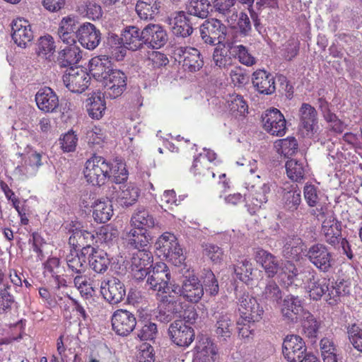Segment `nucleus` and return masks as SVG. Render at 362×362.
Instances as JSON below:
<instances>
[{"label":"nucleus","instance_id":"f257e3e1","mask_svg":"<svg viewBox=\"0 0 362 362\" xmlns=\"http://www.w3.org/2000/svg\"><path fill=\"white\" fill-rule=\"evenodd\" d=\"M84 177L93 186H102L112 177L115 183H122L127 180V170L124 164L113 165L105 158L94 154L85 163Z\"/></svg>","mask_w":362,"mask_h":362},{"label":"nucleus","instance_id":"f03ea898","mask_svg":"<svg viewBox=\"0 0 362 362\" xmlns=\"http://www.w3.org/2000/svg\"><path fill=\"white\" fill-rule=\"evenodd\" d=\"M160 321L169 322L175 315H181L184 303L175 295L176 287L170 282L167 265L160 262Z\"/></svg>","mask_w":362,"mask_h":362},{"label":"nucleus","instance_id":"7ed1b4c3","mask_svg":"<svg viewBox=\"0 0 362 362\" xmlns=\"http://www.w3.org/2000/svg\"><path fill=\"white\" fill-rule=\"evenodd\" d=\"M167 51L171 58L182 62L183 69L189 72H196L204 65L199 51L194 47L170 45Z\"/></svg>","mask_w":362,"mask_h":362},{"label":"nucleus","instance_id":"20e7f679","mask_svg":"<svg viewBox=\"0 0 362 362\" xmlns=\"http://www.w3.org/2000/svg\"><path fill=\"white\" fill-rule=\"evenodd\" d=\"M158 33V25L156 24L148 25L142 31L136 26H128L122 33L121 40L127 49L135 51L146 43L147 37Z\"/></svg>","mask_w":362,"mask_h":362},{"label":"nucleus","instance_id":"39448f33","mask_svg":"<svg viewBox=\"0 0 362 362\" xmlns=\"http://www.w3.org/2000/svg\"><path fill=\"white\" fill-rule=\"evenodd\" d=\"M160 252L167 261L176 267L181 266L186 259L176 236L169 232L160 235Z\"/></svg>","mask_w":362,"mask_h":362},{"label":"nucleus","instance_id":"423d86ee","mask_svg":"<svg viewBox=\"0 0 362 362\" xmlns=\"http://www.w3.org/2000/svg\"><path fill=\"white\" fill-rule=\"evenodd\" d=\"M302 280L309 296L314 300H318L327 293L330 279L320 277L313 269H305L302 272Z\"/></svg>","mask_w":362,"mask_h":362},{"label":"nucleus","instance_id":"0eeeda50","mask_svg":"<svg viewBox=\"0 0 362 362\" xmlns=\"http://www.w3.org/2000/svg\"><path fill=\"white\" fill-rule=\"evenodd\" d=\"M238 311L240 319L243 322L251 323L259 322L264 314L263 308L256 298L244 293L239 299Z\"/></svg>","mask_w":362,"mask_h":362},{"label":"nucleus","instance_id":"6e6552de","mask_svg":"<svg viewBox=\"0 0 362 362\" xmlns=\"http://www.w3.org/2000/svg\"><path fill=\"white\" fill-rule=\"evenodd\" d=\"M307 347L304 340L298 335H287L283 341L282 353L288 362H303Z\"/></svg>","mask_w":362,"mask_h":362},{"label":"nucleus","instance_id":"1a4fd4ad","mask_svg":"<svg viewBox=\"0 0 362 362\" xmlns=\"http://www.w3.org/2000/svg\"><path fill=\"white\" fill-rule=\"evenodd\" d=\"M305 256L319 270L327 272L333 265L334 259L328 247L322 243H316L309 247Z\"/></svg>","mask_w":362,"mask_h":362},{"label":"nucleus","instance_id":"9d476101","mask_svg":"<svg viewBox=\"0 0 362 362\" xmlns=\"http://www.w3.org/2000/svg\"><path fill=\"white\" fill-rule=\"evenodd\" d=\"M226 33V25L216 18L206 20L200 27L202 39L210 45L221 43L225 39Z\"/></svg>","mask_w":362,"mask_h":362},{"label":"nucleus","instance_id":"9b49d317","mask_svg":"<svg viewBox=\"0 0 362 362\" xmlns=\"http://www.w3.org/2000/svg\"><path fill=\"white\" fill-rule=\"evenodd\" d=\"M127 76L119 70L115 69L103 80L104 93L107 98L115 99L122 95L127 88Z\"/></svg>","mask_w":362,"mask_h":362},{"label":"nucleus","instance_id":"f8f14e48","mask_svg":"<svg viewBox=\"0 0 362 362\" xmlns=\"http://www.w3.org/2000/svg\"><path fill=\"white\" fill-rule=\"evenodd\" d=\"M113 331L119 336L126 337L133 332L136 319L133 313L124 309L115 310L111 317Z\"/></svg>","mask_w":362,"mask_h":362},{"label":"nucleus","instance_id":"ddd939ff","mask_svg":"<svg viewBox=\"0 0 362 362\" xmlns=\"http://www.w3.org/2000/svg\"><path fill=\"white\" fill-rule=\"evenodd\" d=\"M65 86L73 93H81L89 86L90 76L82 69H69L62 77Z\"/></svg>","mask_w":362,"mask_h":362},{"label":"nucleus","instance_id":"4468645a","mask_svg":"<svg viewBox=\"0 0 362 362\" xmlns=\"http://www.w3.org/2000/svg\"><path fill=\"white\" fill-rule=\"evenodd\" d=\"M263 127L273 136H282L286 132V121L284 115L276 108L267 110L262 116Z\"/></svg>","mask_w":362,"mask_h":362},{"label":"nucleus","instance_id":"2eb2a0df","mask_svg":"<svg viewBox=\"0 0 362 362\" xmlns=\"http://www.w3.org/2000/svg\"><path fill=\"white\" fill-rule=\"evenodd\" d=\"M168 334L172 341L180 346H188L194 339L193 328L182 320H177L170 324Z\"/></svg>","mask_w":362,"mask_h":362},{"label":"nucleus","instance_id":"dca6fc26","mask_svg":"<svg viewBox=\"0 0 362 362\" xmlns=\"http://www.w3.org/2000/svg\"><path fill=\"white\" fill-rule=\"evenodd\" d=\"M303 302L298 296H286L281 305V313L287 322H296L300 316L303 314Z\"/></svg>","mask_w":362,"mask_h":362},{"label":"nucleus","instance_id":"f3484780","mask_svg":"<svg viewBox=\"0 0 362 362\" xmlns=\"http://www.w3.org/2000/svg\"><path fill=\"white\" fill-rule=\"evenodd\" d=\"M11 37L18 47L25 48L33 39L29 22L23 18L14 20L11 25Z\"/></svg>","mask_w":362,"mask_h":362},{"label":"nucleus","instance_id":"a211bd4d","mask_svg":"<svg viewBox=\"0 0 362 362\" xmlns=\"http://www.w3.org/2000/svg\"><path fill=\"white\" fill-rule=\"evenodd\" d=\"M100 292L104 298L113 305L120 303L126 295L124 284L116 278L103 281Z\"/></svg>","mask_w":362,"mask_h":362},{"label":"nucleus","instance_id":"6ab92c4d","mask_svg":"<svg viewBox=\"0 0 362 362\" xmlns=\"http://www.w3.org/2000/svg\"><path fill=\"white\" fill-rule=\"evenodd\" d=\"M100 32L90 23H86L77 30V37L81 45L88 49H95L100 41Z\"/></svg>","mask_w":362,"mask_h":362},{"label":"nucleus","instance_id":"aec40b11","mask_svg":"<svg viewBox=\"0 0 362 362\" xmlns=\"http://www.w3.org/2000/svg\"><path fill=\"white\" fill-rule=\"evenodd\" d=\"M194 349L193 362H214L217 349L210 338L200 337Z\"/></svg>","mask_w":362,"mask_h":362},{"label":"nucleus","instance_id":"412c9836","mask_svg":"<svg viewBox=\"0 0 362 362\" xmlns=\"http://www.w3.org/2000/svg\"><path fill=\"white\" fill-rule=\"evenodd\" d=\"M37 107L45 112H53L59 107V98L49 87H43L38 90L35 98Z\"/></svg>","mask_w":362,"mask_h":362},{"label":"nucleus","instance_id":"4be33fe9","mask_svg":"<svg viewBox=\"0 0 362 362\" xmlns=\"http://www.w3.org/2000/svg\"><path fill=\"white\" fill-rule=\"evenodd\" d=\"M270 192V186L268 184H264L258 189L250 190L248 194H245L248 211L251 214H255L264 204L267 202Z\"/></svg>","mask_w":362,"mask_h":362},{"label":"nucleus","instance_id":"5701e85b","mask_svg":"<svg viewBox=\"0 0 362 362\" xmlns=\"http://www.w3.org/2000/svg\"><path fill=\"white\" fill-rule=\"evenodd\" d=\"M115 69L107 56L100 55L93 57L89 62V71L97 80L103 81Z\"/></svg>","mask_w":362,"mask_h":362},{"label":"nucleus","instance_id":"b1692460","mask_svg":"<svg viewBox=\"0 0 362 362\" xmlns=\"http://www.w3.org/2000/svg\"><path fill=\"white\" fill-rule=\"evenodd\" d=\"M252 82L260 94L271 95L276 90L274 76L264 69H258L253 73Z\"/></svg>","mask_w":362,"mask_h":362},{"label":"nucleus","instance_id":"393cba45","mask_svg":"<svg viewBox=\"0 0 362 362\" xmlns=\"http://www.w3.org/2000/svg\"><path fill=\"white\" fill-rule=\"evenodd\" d=\"M151 257L145 250H139L133 253L131 258L130 269L134 279L142 280L147 276L146 267L150 263Z\"/></svg>","mask_w":362,"mask_h":362},{"label":"nucleus","instance_id":"a878e982","mask_svg":"<svg viewBox=\"0 0 362 362\" xmlns=\"http://www.w3.org/2000/svg\"><path fill=\"white\" fill-rule=\"evenodd\" d=\"M181 295L192 303H197L202 299L204 288L197 276L192 275L183 281Z\"/></svg>","mask_w":362,"mask_h":362},{"label":"nucleus","instance_id":"bb28decb","mask_svg":"<svg viewBox=\"0 0 362 362\" xmlns=\"http://www.w3.org/2000/svg\"><path fill=\"white\" fill-rule=\"evenodd\" d=\"M94 235L86 230H73L69 238V244L72 247L75 252L81 250L82 255L87 254L88 250H91L92 244L94 240Z\"/></svg>","mask_w":362,"mask_h":362},{"label":"nucleus","instance_id":"cd10ccee","mask_svg":"<svg viewBox=\"0 0 362 362\" xmlns=\"http://www.w3.org/2000/svg\"><path fill=\"white\" fill-rule=\"evenodd\" d=\"M81 58L80 47L77 45L71 44L59 51L56 62L61 67L69 66L71 69L74 65L79 62Z\"/></svg>","mask_w":362,"mask_h":362},{"label":"nucleus","instance_id":"c85d7f7f","mask_svg":"<svg viewBox=\"0 0 362 362\" xmlns=\"http://www.w3.org/2000/svg\"><path fill=\"white\" fill-rule=\"evenodd\" d=\"M322 233L327 243L335 245L341 236V223L333 215L327 216L322 223Z\"/></svg>","mask_w":362,"mask_h":362},{"label":"nucleus","instance_id":"c756f323","mask_svg":"<svg viewBox=\"0 0 362 362\" xmlns=\"http://www.w3.org/2000/svg\"><path fill=\"white\" fill-rule=\"evenodd\" d=\"M255 257L257 262L262 267L269 277L272 278L277 274L279 263L274 255L262 248H258Z\"/></svg>","mask_w":362,"mask_h":362},{"label":"nucleus","instance_id":"7c9ffc66","mask_svg":"<svg viewBox=\"0 0 362 362\" xmlns=\"http://www.w3.org/2000/svg\"><path fill=\"white\" fill-rule=\"evenodd\" d=\"M111 263L107 253L103 250L93 247L88 255L90 268L98 274H104L108 269Z\"/></svg>","mask_w":362,"mask_h":362},{"label":"nucleus","instance_id":"2f4dec72","mask_svg":"<svg viewBox=\"0 0 362 362\" xmlns=\"http://www.w3.org/2000/svg\"><path fill=\"white\" fill-rule=\"evenodd\" d=\"M213 167L204 156H197L194 160L190 172L199 182L208 180L215 176Z\"/></svg>","mask_w":362,"mask_h":362},{"label":"nucleus","instance_id":"473e14b6","mask_svg":"<svg viewBox=\"0 0 362 362\" xmlns=\"http://www.w3.org/2000/svg\"><path fill=\"white\" fill-rule=\"evenodd\" d=\"M282 200L284 207L291 211L298 209L301 203V192L296 185H288L283 187Z\"/></svg>","mask_w":362,"mask_h":362},{"label":"nucleus","instance_id":"72a5a7b5","mask_svg":"<svg viewBox=\"0 0 362 362\" xmlns=\"http://www.w3.org/2000/svg\"><path fill=\"white\" fill-rule=\"evenodd\" d=\"M226 107L229 113L235 118L245 117L248 113V105L243 96L233 93L226 99Z\"/></svg>","mask_w":362,"mask_h":362},{"label":"nucleus","instance_id":"f704fd0d","mask_svg":"<svg viewBox=\"0 0 362 362\" xmlns=\"http://www.w3.org/2000/svg\"><path fill=\"white\" fill-rule=\"evenodd\" d=\"M215 332L217 337L224 341L229 339L233 331L234 323L228 313H218L216 316Z\"/></svg>","mask_w":362,"mask_h":362},{"label":"nucleus","instance_id":"c9c22d12","mask_svg":"<svg viewBox=\"0 0 362 362\" xmlns=\"http://www.w3.org/2000/svg\"><path fill=\"white\" fill-rule=\"evenodd\" d=\"M105 95L100 93H93L88 100L86 110L90 117L93 119H101L106 110Z\"/></svg>","mask_w":362,"mask_h":362},{"label":"nucleus","instance_id":"e433bc0d","mask_svg":"<svg viewBox=\"0 0 362 362\" xmlns=\"http://www.w3.org/2000/svg\"><path fill=\"white\" fill-rule=\"evenodd\" d=\"M305 247V243L301 238L293 237L288 239L284 246V256L288 259L299 261L302 258Z\"/></svg>","mask_w":362,"mask_h":362},{"label":"nucleus","instance_id":"4c0bfd02","mask_svg":"<svg viewBox=\"0 0 362 362\" xmlns=\"http://www.w3.org/2000/svg\"><path fill=\"white\" fill-rule=\"evenodd\" d=\"M301 127L306 131L307 135L313 133L317 125V112L308 103H303L300 108Z\"/></svg>","mask_w":362,"mask_h":362},{"label":"nucleus","instance_id":"58836bf2","mask_svg":"<svg viewBox=\"0 0 362 362\" xmlns=\"http://www.w3.org/2000/svg\"><path fill=\"white\" fill-rule=\"evenodd\" d=\"M128 244L135 249L146 246L151 240V237L147 233L146 228L133 227L127 234Z\"/></svg>","mask_w":362,"mask_h":362},{"label":"nucleus","instance_id":"ea45409f","mask_svg":"<svg viewBox=\"0 0 362 362\" xmlns=\"http://www.w3.org/2000/svg\"><path fill=\"white\" fill-rule=\"evenodd\" d=\"M86 254L79 255L77 252L71 250L66 257V262L69 272L72 276L84 274L86 271Z\"/></svg>","mask_w":362,"mask_h":362},{"label":"nucleus","instance_id":"a19ab883","mask_svg":"<svg viewBox=\"0 0 362 362\" xmlns=\"http://www.w3.org/2000/svg\"><path fill=\"white\" fill-rule=\"evenodd\" d=\"M260 296L266 304L276 305L280 303L283 293L279 285L274 280H270L266 284Z\"/></svg>","mask_w":362,"mask_h":362},{"label":"nucleus","instance_id":"79ce46f5","mask_svg":"<svg viewBox=\"0 0 362 362\" xmlns=\"http://www.w3.org/2000/svg\"><path fill=\"white\" fill-rule=\"evenodd\" d=\"M92 207L93 216L98 223H106L113 215L112 206L109 201L98 200Z\"/></svg>","mask_w":362,"mask_h":362},{"label":"nucleus","instance_id":"37998d69","mask_svg":"<svg viewBox=\"0 0 362 362\" xmlns=\"http://www.w3.org/2000/svg\"><path fill=\"white\" fill-rule=\"evenodd\" d=\"M173 32L176 35L187 37L193 32V28L190 19L186 16L185 12L181 11L177 13L173 20Z\"/></svg>","mask_w":362,"mask_h":362},{"label":"nucleus","instance_id":"c03bdc74","mask_svg":"<svg viewBox=\"0 0 362 362\" xmlns=\"http://www.w3.org/2000/svg\"><path fill=\"white\" fill-rule=\"evenodd\" d=\"M136 11L141 19H153L158 13L157 0H139L136 5Z\"/></svg>","mask_w":362,"mask_h":362},{"label":"nucleus","instance_id":"a18cd8bd","mask_svg":"<svg viewBox=\"0 0 362 362\" xmlns=\"http://www.w3.org/2000/svg\"><path fill=\"white\" fill-rule=\"evenodd\" d=\"M327 293V302L331 305H334L340 301L341 296H345L349 293V287L344 281L335 283L334 286L333 283H332V285L329 284V286H328Z\"/></svg>","mask_w":362,"mask_h":362},{"label":"nucleus","instance_id":"49530a36","mask_svg":"<svg viewBox=\"0 0 362 362\" xmlns=\"http://www.w3.org/2000/svg\"><path fill=\"white\" fill-rule=\"evenodd\" d=\"M252 271V264L247 259L238 260L234 267L236 277L247 284H250L253 279Z\"/></svg>","mask_w":362,"mask_h":362},{"label":"nucleus","instance_id":"de8ad7c7","mask_svg":"<svg viewBox=\"0 0 362 362\" xmlns=\"http://www.w3.org/2000/svg\"><path fill=\"white\" fill-rule=\"evenodd\" d=\"M298 142L294 137L288 136L274 142V147L278 153L288 158L293 156L298 149Z\"/></svg>","mask_w":362,"mask_h":362},{"label":"nucleus","instance_id":"09e8293b","mask_svg":"<svg viewBox=\"0 0 362 362\" xmlns=\"http://www.w3.org/2000/svg\"><path fill=\"white\" fill-rule=\"evenodd\" d=\"M286 170L288 177L293 181L299 182L305 177L304 162L290 159L286 163Z\"/></svg>","mask_w":362,"mask_h":362},{"label":"nucleus","instance_id":"8fccbe9b","mask_svg":"<svg viewBox=\"0 0 362 362\" xmlns=\"http://www.w3.org/2000/svg\"><path fill=\"white\" fill-rule=\"evenodd\" d=\"M232 54L238 59L240 63L247 66L256 64V58L249 52L248 49L242 45L229 46Z\"/></svg>","mask_w":362,"mask_h":362},{"label":"nucleus","instance_id":"3c124183","mask_svg":"<svg viewBox=\"0 0 362 362\" xmlns=\"http://www.w3.org/2000/svg\"><path fill=\"white\" fill-rule=\"evenodd\" d=\"M131 223L133 227L139 228H152L154 226V219L147 210L141 209L132 216Z\"/></svg>","mask_w":362,"mask_h":362},{"label":"nucleus","instance_id":"603ef678","mask_svg":"<svg viewBox=\"0 0 362 362\" xmlns=\"http://www.w3.org/2000/svg\"><path fill=\"white\" fill-rule=\"evenodd\" d=\"M210 6L208 0H191L187 6V9L189 14L205 18L208 16Z\"/></svg>","mask_w":362,"mask_h":362},{"label":"nucleus","instance_id":"864d4df0","mask_svg":"<svg viewBox=\"0 0 362 362\" xmlns=\"http://www.w3.org/2000/svg\"><path fill=\"white\" fill-rule=\"evenodd\" d=\"M55 50L54 41L51 35L40 37L37 43V54L41 57L49 59Z\"/></svg>","mask_w":362,"mask_h":362},{"label":"nucleus","instance_id":"5fc2aeb1","mask_svg":"<svg viewBox=\"0 0 362 362\" xmlns=\"http://www.w3.org/2000/svg\"><path fill=\"white\" fill-rule=\"evenodd\" d=\"M139 196L138 187L133 185H124L118 197L122 205L129 206L137 201Z\"/></svg>","mask_w":362,"mask_h":362},{"label":"nucleus","instance_id":"6e6d98bb","mask_svg":"<svg viewBox=\"0 0 362 362\" xmlns=\"http://www.w3.org/2000/svg\"><path fill=\"white\" fill-rule=\"evenodd\" d=\"M86 135L88 145L95 148H102L107 140L105 131L96 126L88 131Z\"/></svg>","mask_w":362,"mask_h":362},{"label":"nucleus","instance_id":"4d7b16f0","mask_svg":"<svg viewBox=\"0 0 362 362\" xmlns=\"http://www.w3.org/2000/svg\"><path fill=\"white\" fill-rule=\"evenodd\" d=\"M158 35L156 33H153L151 37H147L146 40V58L151 61L153 64L157 63L158 60Z\"/></svg>","mask_w":362,"mask_h":362},{"label":"nucleus","instance_id":"13d9d810","mask_svg":"<svg viewBox=\"0 0 362 362\" xmlns=\"http://www.w3.org/2000/svg\"><path fill=\"white\" fill-rule=\"evenodd\" d=\"M298 275V269L296 265L291 261H287L283 268L281 273V280L284 284L291 286L295 283Z\"/></svg>","mask_w":362,"mask_h":362},{"label":"nucleus","instance_id":"bf43d9fd","mask_svg":"<svg viewBox=\"0 0 362 362\" xmlns=\"http://www.w3.org/2000/svg\"><path fill=\"white\" fill-rule=\"evenodd\" d=\"M303 315V331L308 337H315L317 333L320 324L310 313L306 312Z\"/></svg>","mask_w":362,"mask_h":362},{"label":"nucleus","instance_id":"052dcab7","mask_svg":"<svg viewBox=\"0 0 362 362\" xmlns=\"http://www.w3.org/2000/svg\"><path fill=\"white\" fill-rule=\"evenodd\" d=\"M74 283L82 295L92 296L94 289L91 284L88 283V278L84 274L74 276Z\"/></svg>","mask_w":362,"mask_h":362},{"label":"nucleus","instance_id":"680f3d73","mask_svg":"<svg viewBox=\"0 0 362 362\" xmlns=\"http://www.w3.org/2000/svg\"><path fill=\"white\" fill-rule=\"evenodd\" d=\"M59 266L60 260L57 257H49L44 264L45 272L50 273L52 276L55 277L58 282V287L65 286V280L62 279V281H61V276L57 274Z\"/></svg>","mask_w":362,"mask_h":362},{"label":"nucleus","instance_id":"e2e57ef3","mask_svg":"<svg viewBox=\"0 0 362 362\" xmlns=\"http://www.w3.org/2000/svg\"><path fill=\"white\" fill-rule=\"evenodd\" d=\"M77 142V135L73 131L68 132L60 139L61 147L64 152L74 151Z\"/></svg>","mask_w":362,"mask_h":362},{"label":"nucleus","instance_id":"0e129e2a","mask_svg":"<svg viewBox=\"0 0 362 362\" xmlns=\"http://www.w3.org/2000/svg\"><path fill=\"white\" fill-rule=\"evenodd\" d=\"M81 8L86 12V16L92 20L99 19L103 15L101 6L92 1H87Z\"/></svg>","mask_w":362,"mask_h":362},{"label":"nucleus","instance_id":"69168bd1","mask_svg":"<svg viewBox=\"0 0 362 362\" xmlns=\"http://www.w3.org/2000/svg\"><path fill=\"white\" fill-rule=\"evenodd\" d=\"M349 340L353 346L362 352V329L356 325H351L348 330Z\"/></svg>","mask_w":362,"mask_h":362},{"label":"nucleus","instance_id":"338daca9","mask_svg":"<svg viewBox=\"0 0 362 362\" xmlns=\"http://www.w3.org/2000/svg\"><path fill=\"white\" fill-rule=\"evenodd\" d=\"M204 286L206 293H209L211 296H216L218 293V281L211 271H207L204 278Z\"/></svg>","mask_w":362,"mask_h":362},{"label":"nucleus","instance_id":"774afa93","mask_svg":"<svg viewBox=\"0 0 362 362\" xmlns=\"http://www.w3.org/2000/svg\"><path fill=\"white\" fill-rule=\"evenodd\" d=\"M157 333V325L155 322H146L138 333V337L141 341L153 340Z\"/></svg>","mask_w":362,"mask_h":362}]
</instances>
